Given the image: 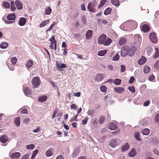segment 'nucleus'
I'll return each instance as SVG.
<instances>
[{
    "instance_id": "obj_1",
    "label": "nucleus",
    "mask_w": 159,
    "mask_h": 159,
    "mask_svg": "<svg viewBox=\"0 0 159 159\" xmlns=\"http://www.w3.org/2000/svg\"><path fill=\"white\" fill-rule=\"evenodd\" d=\"M97 4V2L93 0L92 2L89 3L88 5V9L91 12H94L96 11V7Z\"/></svg>"
},
{
    "instance_id": "obj_2",
    "label": "nucleus",
    "mask_w": 159,
    "mask_h": 159,
    "mask_svg": "<svg viewBox=\"0 0 159 159\" xmlns=\"http://www.w3.org/2000/svg\"><path fill=\"white\" fill-rule=\"evenodd\" d=\"M40 80L38 76H35L33 78L32 80V88H35L38 87L40 84Z\"/></svg>"
},
{
    "instance_id": "obj_3",
    "label": "nucleus",
    "mask_w": 159,
    "mask_h": 159,
    "mask_svg": "<svg viewBox=\"0 0 159 159\" xmlns=\"http://www.w3.org/2000/svg\"><path fill=\"white\" fill-rule=\"evenodd\" d=\"M127 48L128 49L127 50L128 51V55L130 57L133 56L135 53V51L137 49L136 47L134 46L129 47L127 45Z\"/></svg>"
},
{
    "instance_id": "obj_4",
    "label": "nucleus",
    "mask_w": 159,
    "mask_h": 159,
    "mask_svg": "<svg viewBox=\"0 0 159 159\" xmlns=\"http://www.w3.org/2000/svg\"><path fill=\"white\" fill-rule=\"evenodd\" d=\"M127 23H128V27L129 26L131 30H133L135 29L137 27V23L134 21L132 20H129L127 21Z\"/></svg>"
},
{
    "instance_id": "obj_5",
    "label": "nucleus",
    "mask_w": 159,
    "mask_h": 159,
    "mask_svg": "<svg viewBox=\"0 0 159 159\" xmlns=\"http://www.w3.org/2000/svg\"><path fill=\"white\" fill-rule=\"evenodd\" d=\"M127 45H125L123 46L121 51V56L123 57H125L128 55Z\"/></svg>"
},
{
    "instance_id": "obj_6",
    "label": "nucleus",
    "mask_w": 159,
    "mask_h": 159,
    "mask_svg": "<svg viewBox=\"0 0 159 159\" xmlns=\"http://www.w3.org/2000/svg\"><path fill=\"white\" fill-rule=\"evenodd\" d=\"M106 36L104 34H102L98 38V43L101 44H103L106 40Z\"/></svg>"
},
{
    "instance_id": "obj_7",
    "label": "nucleus",
    "mask_w": 159,
    "mask_h": 159,
    "mask_svg": "<svg viewBox=\"0 0 159 159\" xmlns=\"http://www.w3.org/2000/svg\"><path fill=\"white\" fill-rule=\"evenodd\" d=\"M57 67L58 68L59 71H62L63 70V68H65L66 67V64L64 63H62L60 65V64L57 61L56 62Z\"/></svg>"
},
{
    "instance_id": "obj_8",
    "label": "nucleus",
    "mask_w": 159,
    "mask_h": 159,
    "mask_svg": "<svg viewBox=\"0 0 159 159\" xmlns=\"http://www.w3.org/2000/svg\"><path fill=\"white\" fill-rule=\"evenodd\" d=\"M149 38L151 41L153 43L157 42V39L156 34L154 33H151L149 34Z\"/></svg>"
},
{
    "instance_id": "obj_9",
    "label": "nucleus",
    "mask_w": 159,
    "mask_h": 159,
    "mask_svg": "<svg viewBox=\"0 0 159 159\" xmlns=\"http://www.w3.org/2000/svg\"><path fill=\"white\" fill-rule=\"evenodd\" d=\"M118 140L116 139H111L109 145L110 146L112 147H114L116 145H118Z\"/></svg>"
},
{
    "instance_id": "obj_10",
    "label": "nucleus",
    "mask_w": 159,
    "mask_h": 159,
    "mask_svg": "<svg viewBox=\"0 0 159 159\" xmlns=\"http://www.w3.org/2000/svg\"><path fill=\"white\" fill-rule=\"evenodd\" d=\"M150 29L149 25L147 24H144L141 25V30L144 32L146 33L148 32Z\"/></svg>"
},
{
    "instance_id": "obj_11",
    "label": "nucleus",
    "mask_w": 159,
    "mask_h": 159,
    "mask_svg": "<svg viewBox=\"0 0 159 159\" xmlns=\"http://www.w3.org/2000/svg\"><path fill=\"white\" fill-rule=\"evenodd\" d=\"M15 5L18 10H21L23 8L22 3L19 0H16L15 2Z\"/></svg>"
},
{
    "instance_id": "obj_12",
    "label": "nucleus",
    "mask_w": 159,
    "mask_h": 159,
    "mask_svg": "<svg viewBox=\"0 0 159 159\" xmlns=\"http://www.w3.org/2000/svg\"><path fill=\"white\" fill-rule=\"evenodd\" d=\"M104 78V75L100 74H97L95 77V80L98 81H100L102 80Z\"/></svg>"
},
{
    "instance_id": "obj_13",
    "label": "nucleus",
    "mask_w": 159,
    "mask_h": 159,
    "mask_svg": "<svg viewBox=\"0 0 159 159\" xmlns=\"http://www.w3.org/2000/svg\"><path fill=\"white\" fill-rule=\"evenodd\" d=\"M15 15V13L10 14L7 16V19L8 20H11L12 21H14V22H15L16 18Z\"/></svg>"
},
{
    "instance_id": "obj_14",
    "label": "nucleus",
    "mask_w": 159,
    "mask_h": 159,
    "mask_svg": "<svg viewBox=\"0 0 159 159\" xmlns=\"http://www.w3.org/2000/svg\"><path fill=\"white\" fill-rule=\"evenodd\" d=\"M20 154L19 152L14 153L11 154L10 157L13 159H18L20 157Z\"/></svg>"
},
{
    "instance_id": "obj_15",
    "label": "nucleus",
    "mask_w": 159,
    "mask_h": 159,
    "mask_svg": "<svg viewBox=\"0 0 159 159\" xmlns=\"http://www.w3.org/2000/svg\"><path fill=\"white\" fill-rule=\"evenodd\" d=\"M23 91L26 95H30L32 93V91L28 87L24 88Z\"/></svg>"
},
{
    "instance_id": "obj_16",
    "label": "nucleus",
    "mask_w": 159,
    "mask_h": 159,
    "mask_svg": "<svg viewBox=\"0 0 159 159\" xmlns=\"http://www.w3.org/2000/svg\"><path fill=\"white\" fill-rule=\"evenodd\" d=\"M53 149L52 148H50L46 151V155L48 157H50L53 154Z\"/></svg>"
},
{
    "instance_id": "obj_17",
    "label": "nucleus",
    "mask_w": 159,
    "mask_h": 159,
    "mask_svg": "<svg viewBox=\"0 0 159 159\" xmlns=\"http://www.w3.org/2000/svg\"><path fill=\"white\" fill-rule=\"evenodd\" d=\"M26 19L25 18L21 17L19 21V24L20 26H23L26 23Z\"/></svg>"
},
{
    "instance_id": "obj_18",
    "label": "nucleus",
    "mask_w": 159,
    "mask_h": 159,
    "mask_svg": "<svg viewBox=\"0 0 159 159\" xmlns=\"http://www.w3.org/2000/svg\"><path fill=\"white\" fill-rule=\"evenodd\" d=\"M146 61L145 57L143 56H142L141 58L138 60V63L140 65H142L144 64Z\"/></svg>"
},
{
    "instance_id": "obj_19",
    "label": "nucleus",
    "mask_w": 159,
    "mask_h": 159,
    "mask_svg": "<svg viewBox=\"0 0 159 159\" xmlns=\"http://www.w3.org/2000/svg\"><path fill=\"white\" fill-rule=\"evenodd\" d=\"M127 25H128V23H127V21L126 22H125L122 24L120 26V28L122 30L124 31H127L128 30L127 29L128 28V27H127Z\"/></svg>"
},
{
    "instance_id": "obj_20",
    "label": "nucleus",
    "mask_w": 159,
    "mask_h": 159,
    "mask_svg": "<svg viewBox=\"0 0 159 159\" xmlns=\"http://www.w3.org/2000/svg\"><path fill=\"white\" fill-rule=\"evenodd\" d=\"M117 128L116 125L113 123H110L108 125V128L111 130L115 129Z\"/></svg>"
},
{
    "instance_id": "obj_21",
    "label": "nucleus",
    "mask_w": 159,
    "mask_h": 159,
    "mask_svg": "<svg viewBox=\"0 0 159 159\" xmlns=\"http://www.w3.org/2000/svg\"><path fill=\"white\" fill-rule=\"evenodd\" d=\"M152 102L153 104H157L159 107V97H156L153 98Z\"/></svg>"
},
{
    "instance_id": "obj_22",
    "label": "nucleus",
    "mask_w": 159,
    "mask_h": 159,
    "mask_svg": "<svg viewBox=\"0 0 159 159\" xmlns=\"http://www.w3.org/2000/svg\"><path fill=\"white\" fill-rule=\"evenodd\" d=\"M8 140L7 137L6 135H4L0 138V141L1 143H4Z\"/></svg>"
},
{
    "instance_id": "obj_23",
    "label": "nucleus",
    "mask_w": 159,
    "mask_h": 159,
    "mask_svg": "<svg viewBox=\"0 0 159 159\" xmlns=\"http://www.w3.org/2000/svg\"><path fill=\"white\" fill-rule=\"evenodd\" d=\"M93 31L91 30H89L86 34V37L87 39H89L93 35Z\"/></svg>"
},
{
    "instance_id": "obj_24",
    "label": "nucleus",
    "mask_w": 159,
    "mask_h": 159,
    "mask_svg": "<svg viewBox=\"0 0 159 159\" xmlns=\"http://www.w3.org/2000/svg\"><path fill=\"white\" fill-rule=\"evenodd\" d=\"M136 152L134 148L132 149L130 152L129 153L128 155L130 157H134L136 155Z\"/></svg>"
},
{
    "instance_id": "obj_25",
    "label": "nucleus",
    "mask_w": 159,
    "mask_h": 159,
    "mask_svg": "<svg viewBox=\"0 0 159 159\" xmlns=\"http://www.w3.org/2000/svg\"><path fill=\"white\" fill-rule=\"evenodd\" d=\"M114 89L115 92L118 93H122L125 91L124 89L121 87H115Z\"/></svg>"
},
{
    "instance_id": "obj_26",
    "label": "nucleus",
    "mask_w": 159,
    "mask_h": 159,
    "mask_svg": "<svg viewBox=\"0 0 159 159\" xmlns=\"http://www.w3.org/2000/svg\"><path fill=\"white\" fill-rule=\"evenodd\" d=\"M33 61L32 60H30L26 63L25 66L26 68L28 70L33 65Z\"/></svg>"
},
{
    "instance_id": "obj_27",
    "label": "nucleus",
    "mask_w": 159,
    "mask_h": 159,
    "mask_svg": "<svg viewBox=\"0 0 159 159\" xmlns=\"http://www.w3.org/2000/svg\"><path fill=\"white\" fill-rule=\"evenodd\" d=\"M50 22V20L49 19L43 21H42L40 24V27H42L45 26L46 25L48 24Z\"/></svg>"
},
{
    "instance_id": "obj_28",
    "label": "nucleus",
    "mask_w": 159,
    "mask_h": 159,
    "mask_svg": "<svg viewBox=\"0 0 159 159\" xmlns=\"http://www.w3.org/2000/svg\"><path fill=\"white\" fill-rule=\"evenodd\" d=\"M133 39L135 40L136 42H139L141 40V36L139 34L134 35Z\"/></svg>"
},
{
    "instance_id": "obj_29",
    "label": "nucleus",
    "mask_w": 159,
    "mask_h": 159,
    "mask_svg": "<svg viewBox=\"0 0 159 159\" xmlns=\"http://www.w3.org/2000/svg\"><path fill=\"white\" fill-rule=\"evenodd\" d=\"M155 52L154 55L153 56V57L155 59H156L159 56V48L155 47Z\"/></svg>"
},
{
    "instance_id": "obj_30",
    "label": "nucleus",
    "mask_w": 159,
    "mask_h": 159,
    "mask_svg": "<svg viewBox=\"0 0 159 159\" xmlns=\"http://www.w3.org/2000/svg\"><path fill=\"white\" fill-rule=\"evenodd\" d=\"M126 41L127 40L125 38L122 37L119 41V44L120 45L122 46L126 43Z\"/></svg>"
},
{
    "instance_id": "obj_31",
    "label": "nucleus",
    "mask_w": 159,
    "mask_h": 159,
    "mask_svg": "<svg viewBox=\"0 0 159 159\" xmlns=\"http://www.w3.org/2000/svg\"><path fill=\"white\" fill-rule=\"evenodd\" d=\"M47 99V96L44 95L40 96L38 98V101L39 102H43L45 101Z\"/></svg>"
},
{
    "instance_id": "obj_32",
    "label": "nucleus",
    "mask_w": 159,
    "mask_h": 159,
    "mask_svg": "<svg viewBox=\"0 0 159 159\" xmlns=\"http://www.w3.org/2000/svg\"><path fill=\"white\" fill-rule=\"evenodd\" d=\"M129 144L128 143H126L122 148L121 149L123 152L126 151L129 149Z\"/></svg>"
},
{
    "instance_id": "obj_33",
    "label": "nucleus",
    "mask_w": 159,
    "mask_h": 159,
    "mask_svg": "<svg viewBox=\"0 0 159 159\" xmlns=\"http://www.w3.org/2000/svg\"><path fill=\"white\" fill-rule=\"evenodd\" d=\"M52 10L50 7H47L45 9V14L49 15L52 12Z\"/></svg>"
},
{
    "instance_id": "obj_34",
    "label": "nucleus",
    "mask_w": 159,
    "mask_h": 159,
    "mask_svg": "<svg viewBox=\"0 0 159 159\" xmlns=\"http://www.w3.org/2000/svg\"><path fill=\"white\" fill-rule=\"evenodd\" d=\"M121 80L120 79H116L113 82V83L116 85H118L121 84Z\"/></svg>"
},
{
    "instance_id": "obj_35",
    "label": "nucleus",
    "mask_w": 159,
    "mask_h": 159,
    "mask_svg": "<svg viewBox=\"0 0 159 159\" xmlns=\"http://www.w3.org/2000/svg\"><path fill=\"white\" fill-rule=\"evenodd\" d=\"M8 46V43L7 42H4L1 43L0 45V47L2 49H5Z\"/></svg>"
},
{
    "instance_id": "obj_36",
    "label": "nucleus",
    "mask_w": 159,
    "mask_h": 159,
    "mask_svg": "<svg viewBox=\"0 0 159 159\" xmlns=\"http://www.w3.org/2000/svg\"><path fill=\"white\" fill-rule=\"evenodd\" d=\"M150 132V130L148 129L145 128L142 131V133L144 135H148Z\"/></svg>"
},
{
    "instance_id": "obj_37",
    "label": "nucleus",
    "mask_w": 159,
    "mask_h": 159,
    "mask_svg": "<svg viewBox=\"0 0 159 159\" xmlns=\"http://www.w3.org/2000/svg\"><path fill=\"white\" fill-rule=\"evenodd\" d=\"M111 2L112 4L116 6H118L120 5V2L119 0H111Z\"/></svg>"
},
{
    "instance_id": "obj_38",
    "label": "nucleus",
    "mask_w": 159,
    "mask_h": 159,
    "mask_svg": "<svg viewBox=\"0 0 159 159\" xmlns=\"http://www.w3.org/2000/svg\"><path fill=\"white\" fill-rule=\"evenodd\" d=\"M111 42V40L109 38L105 41L103 43L104 45L105 46H107L110 44Z\"/></svg>"
},
{
    "instance_id": "obj_39",
    "label": "nucleus",
    "mask_w": 159,
    "mask_h": 159,
    "mask_svg": "<svg viewBox=\"0 0 159 159\" xmlns=\"http://www.w3.org/2000/svg\"><path fill=\"white\" fill-rule=\"evenodd\" d=\"M140 133L137 132H135L134 134V136L138 141H140V139L139 137Z\"/></svg>"
},
{
    "instance_id": "obj_40",
    "label": "nucleus",
    "mask_w": 159,
    "mask_h": 159,
    "mask_svg": "<svg viewBox=\"0 0 159 159\" xmlns=\"http://www.w3.org/2000/svg\"><path fill=\"white\" fill-rule=\"evenodd\" d=\"M14 121L17 126H19L20 125V117H19L15 118Z\"/></svg>"
},
{
    "instance_id": "obj_41",
    "label": "nucleus",
    "mask_w": 159,
    "mask_h": 159,
    "mask_svg": "<svg viewBox=\"0 0 159 159\" xmlns=\"http://www.w3.org/2000/svg\"><path fill=\"white\" fill-rule=\"evenodd\" d=\"M111 11V8L110 7L107 8L104 12V14L105 15H107L110 13Z\"/></svg>"
},
{
    "instance_id": "obj_42",
    "label": "nucleus",
    "mask_w": 159,
    "mask_h": 159,
    "mask_svg": "<svg viewBox=\"0 0 159 159\" xmlns=\"http://www.w3.org/2000/svg\"><path fill=\"white\" fill-rule=\"evenodd\" d=\"M17 59L16 57H12L11 58V62L13 65H14L17 62Z\"/></svg>"
},
{
    "instance_id": "obj_43",
    "label": "nucleus",
    "mask_w": 159,
    "mask_h": 159,
    "mask_svg": "<svg viewBox=\"0 0 159 159\" xmlns=\"http://www.w3.org/2000/svg\"><path fill=\"white\" fill-rule=\"evenodd\" d=\"M3 5L5 8H8L10 7L9 3L7 2H4L3 3Z\"/></svg>"
},
{
    "instance_id": "obj_44",
    "label": "nucleus",
    "mask_w": 159,
    "mask_h": 159,
    "mask_svg": "<svg viewBox=\"0 0 159 159\" xmlns=\"http://www.w3.org/2000/svg\"><path fill=\"white\" fill-rule=\"evenodd\" d=\"M143 71L145 73H148L150 71V67L148 66H145L143 69Z\"/></svg>"
},
{
    "instance_id": "obj_45",
    "label": "nucleus",
    "mask_w": 159,
    "mask_h": 159,
    "mask_svg": "<svg viewBox=\"0 0 159 159\" xmlns=\"http://www.w3.org/2000/svg\"><path fill=\"white\" fill-rule=\"evenodd\" d=\"M107 1V0H101L100 4L98 6V8H100L103 6Z\"/></svg>"
},
{
    "instance_id": "obj_46",
    "label": "nucleus",
    "mask_w": 159,
    "mask_h": 159,
    "mask_svg": "<svg viewBox=\"0 0 159 159\" xmlns=\"http://www.w3.org/2000/svg\"><path fill=\"white\" fill-rule=\"evenodd\" d=\"M105 120V118L103 116H101L99 120L98 123L99 124H102L104 122Z\"/></svg>"
},
{
    "instance_id": "obj_47",
    "label": "nucleus",
    "mask_w": 159,
    "mask_h": 159,
    "mask_svg": "<svg viewBox=\"0 0 159 159\" xmlns=\"http://www.w3.org/2000/svg\"><path fill=\"white\" fill-rule=\"evenodd\" d=\"M128 89L130 91L133 93H134L135 91V88L133 86L129 87L128 88Z\"/></svg>"
},
{
    "instance_id": "obj_48",
    "label": "nucleus",
    "mask_w": 159,
    "mask_h": 159,
    "mask_svg": "<svg viewBox=\"0 0 159 159\" xmlns=\"http://www.w3.org/2000/svg\"><path fill=\"white\" fill-rule=\"evenodd\" d=\"M38 149H36L35 150L34 152H33L31 157V159H33L34 157H35V156L37 155V153L38 152Z\"/></svg>"
},
{
    "instance_id": "obj_49",
    "label": "nucleus",
    "mask_w": 159,
    "mask_h": 159,
    "mask_svg": "<svg viewBox=\"0 0 159 159\" xmlns=\"http://www.w3.org/2000/svg\"><path fill=\"white\" fill-rule=\"evenodd\" d=\"M106 53V51L101 50L98 52V55L100 56H103L105 55Z\"/></svg>"
},
{
    "instance_id": "obj_50",
    "label": "nucleus",
    "mask_w": 159,
    "mask_h": 159,
    "mask_svg": "<svg viewBox=\"0 0 159 159\" xmlns=\"http://www.w3.org/2000/svg\"><path fill=\"white\" fill-rule=\"evenodd\" d=\"M27 149H33L35 147V145L33 144L27 145L26 146Z\"/></svg>"
},
{
    "instance_id": "obj_51",
    "label": "nucleus",
    "mask_w": 159,
    "mask_h": 159,
    "mask_svg": "<svg viewBox=\"0 0 159 159\" xmlns=\"http://www.w3.org/2000/svg\"><path fill=\"white\" fill-rule=\"evenodd\" d=\"M79 153V152L77 150H75L72 154V157H76Z\"/></svg>"
},
{
    "instance_id": "obj_52",
    "label": "nucleus",
    "mask_w": 159,
    "mask_h": 159,
    "mask_svg": "<svg viewBox=\"0 0 159 159\" xmlns=\"http://www.w3.org/2000/svg\"><path fill=\"white\" fill-rule=\"evenodd\" d=\"M155 68L156 69H158L159 68V61L157 60L154 64Z\"/></svg>"
},
{
    "instance_id": "obj_53",
    "label": "nucleus",
    "mask_w": 159,
    "mask_h": 159,
    "mask_svg": "<svg viewBox=\"0 0 159 159\" xmlns=\"http://www.w3.org/2000/svg\"><path fill=\"white\" fill-rule=\"evenodd\" d=\"M100 89L101 92H105L107 90L106 87L104 85L101 86L100 87Z\"/></svg>"
},
{
    "instance_id": "obj_54",
    "label": "nucleus",
    "mask_w": 159,
    "mask_h": 159,
    "mask_svg": "<svg viewBox=\"0 0 159 159\" xmlns=\"http://www.w3.org/2000/svg\"><path fill=\"white\" fill-rule=\"evenodd\" d=\"M119 55L118 54H116L112 58V60L114 61H117L119 59Z\"/></svg>"
},
{
    "instance_id": "obj_55",
    "label": "nucleus",
    "mask_w": 159,
    "mask_h": 159,
    "mask_svg": "<svg viewBox=\"0 0 159 159\" xmlns=\"http://www.w3.org/2000/svg\"><path fill=\"white\" fill-rule=\"evenodd\" d=\"M48 41L51 42V43H54L55 41H57L56 40H55L54 36L51 37V38L49 39Z\"/></svg>"
},
{
    "instance_id": "obj_56",
    "label": "nucleus",
    "mask_w": 159,
    "mask_h": 159,
    "mask_svg": "<svg viewBox=\"0 0 159 159\" xmlns=\"http://www.w3.org/2000/svg\"><path fill=\"white\" fill-rule=\"evenodd\" d=\"M57 109H56L54 110L53 112L52 116V119H54L55 118L57 112Z\"/></svg>"
},
{
    "instance_id": "obj_57",
    "label": "nucleus",
    "mask_w": 159,
    "mask_h": 159,
    "mask_svg": "<svg viewBox=\"0 0 159 159\" xmlns=\"http://www.w3.org/2000/svg\"><path fill=\"white\" fill-rule=\"evenodd\" d=\"M158 140V138H153L152 140V142L153 144H156L157 143Z\"/></svg>"
},
{
    "instance_id": "obj_58",
    "label": "nucleus",
    "mask_w": 159,
    "mask_h": 159,
    "mask_svg": "<svg viewBox=\"0 0 159 159\" xmlns=\"http://www.w3.org/2000/svg\"><path fill=\"white\" fill-rule=\"evenodd\" d=\"M88 119V117H85L82 122V124L85 125L87 124Z\"/></svg>"
},
{
    "instance_id": "obj_59",
    "label": "nucleus",
    "mask_w": 159,
    "mask_h": 159,
    "mask_svg": "<svg viewBox=\"0 0 159 159\" xmlns=\"http://www.w3.org/2000/svg\"><path fill=\"white\" fill-rule=\"evenodd\" d=\"M7 65L9 69L11 70H13L14 69V67H12L11 65L10 64L8 63L7 62Z\"/></svg>"
},
{
    "instance_id": "obj_60",
    "label": "nucleus",
    "mask_w": 159,
    "mask_h": 159,
    "mask_svg": "<svg viewBox=\"0 0 159 159\" xmlns=\"http://www.w3.org/2000/svg\"><path fill=\"white\" fill-rule=\"evenodd\" d=\"M88 114L89 115H90L91 116H92L93 115H94V111L93 110H89L88 112Z\"/></svg>"
},
{
    "instance_id": "obj_61",
    "label": "nucleus",
    "mask_w": 159,
    "mask_h": 159,
    "mask_svg": "<svg viewBox=\"0 0 159 159\" xmlns=\"http://www.w3.org/2000/svg\"><path fill=\"white\" fill-rule=\"evenodd\" d=\"M82 22L83 24H85L86 22V18L84 16H82L81 18Z\"/></svg>"
},
{
    "instance_id": "obj_62",
    "label": "nucleus",
    "mask_w": 159,
    "mask_h": 159,
    "mask_svg": "<svg viewBox=\"0 0 159 159\" xmlns=\"http://www.w3.org/2000/svg\"><path fill=\"white\" fill-rule=\"evenodd\" d=\"M154 78L155 77L154 75H152L148 77V80L150 81H152L154 80Z\"/></svg>"
},
{
    "instance_id": "obj_63",
    "label": "nucleus",
    "mask_w": 159,
    "mask_h": 159,
    "mask_svg": "<svg viewBox=\"0 0 159 159\" xmlns=\"http://www.w3.org/2000/svg\"><path fill=\"white\" fill-rule=\"evenodd\" d=\"M153 153L157 155H159V152L156 148H154L153 150Z\"/></svg>"
},
{
    "instance_id": "obj_64",
    "label": "nucleus",
    "mask_w": 159,
    "mask_h": 159,
    "mask_svg": "<svg viewBox=\"0 0 159 159\" xmlns=\"http://www.w3.org/2000/svg\"><path fill=\"white\" fill-rule=\"evenodd\" d=\"M29 158V155L28 154H25L24 155L21 159H28Z\"/></svg>"
}]
</instances>
